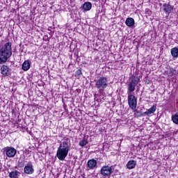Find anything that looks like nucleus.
Segmentation results:
<instances>
[{
	"mask_svg": "<svg viewBox=\"0 0 178 178\" xmlns=\"http://www.w3.org/2000/svg\"><path fill=\"white\" fill-rule=\"evenodd\" d=\"M88 144V141L83 139L79 142V145H80V147H86Z\"/></svg>",
	"mask_w": 178,
	"mask_h": 178,
	"instance_id": "19",
	"label": "nucleus"
},
{
	"mask_svg": "<svg viewBox=\"0 0 178 178\" xmlns=\"http://www.w3.org/2000/svg\"><path fill=\"white\" fill-rule=\"evenodd\" d=\"M24 172L26 175H33L34 173V168H33V164L29 163L24 168Z\"/></svg>",
	"mask_w": 178,
	"mask_h": 178,
	"instance_id": "9",
	"label": "nucleus"
},
{
	"mask_svg": "<svg viewBox=\"0 0 178 178\" xmlns=\"http://www.w3.org/2000/svg\"><path fill=\"white\" fill-rule=\"evenodd\" d=\"M17 154V150L13 147H6V155L8 158H14V156Z\"/></svg>",
	"mask_w": 178,
	"mask_h": 178,
	"instance_id": "8",
	"label": "nucleus"
},
{
	"mask_svg": "<svg viewBox=\"0 0 178 178\" xmlns=\"http://www.w3.org/2000/svg\"><path fill=\"white\" fill-rule=\"evenodd\" d=\"M170 54L172 56V59L175 60V59H177L178 58V48L177 47H173L170 50Z\"/></svg>",
	"mask_w": 178,
	"mask_h": 178,
	"instance_id": "12",
	"label": "nucleus"
},
{
	"mask_svg": "<svg viewBox=\"0 0 178 178\" xmlns=\"http://www.w3.org/2000/svg\"><path fill=\"white\" fill-rule=\"evenodd\" d=\"M138 83H140V78H138V76H132L129 77V81L127 84L128 105L129 108L133 110L137 108V99L136 96L131 95V92H134Z\"/></svg>",
	"mask_w": 178,
	"mask_h": 178,
	"instance_id": "1",
	"label": "nucleus"
},
{
	"mask_svg": "<svg viewBox=\"0 0 178 178\" xmlns=\"http://www.w3.org/2000/svg\"><path fill=\"white\" fill-rule=\"evenodd\" d=\"M136 165H137V161L134 160L129 161L127 164V168L129 170L134 169Z\"/></svg>",
	"mask_w": 178,
	"mask_h": 178,
	"instance_id": "14",
	"label": "nucleus"
},
{
	"mask_svg": "<svg viewBox=\"0 0 178 178\" xmlns=\"http://www.w3.org/2000/svg\"><path fill=\"white\" fill-rule=\"evenodd\" d=\"M19 176H20V172L17 170L11 171L8 175V177L10 178H18Z\"/></svg>",
	"mask_w": 178,
	"mask_h": 178,
	"instance_id": "15",
	"label": "nucleus"
},
{
	"mask_svg": "<svg viewBox=\"0 0 178 178\" xmlns=\"http://www.w3.org/2000/svg\"><path fill=\"white\" fill-rule=\"evenodd\" d=\"M1 73L3 76H4V77H6L8 76H10L11 74V72L12 70H10V67H9V66L6 65H3L1 67Z\"/></svg>",
	"mask_w": 178,
	"mask_h": 178,
	"instance_id": "6",
	"label": "nucleus"
},
{
	"mask_svg": "<svg viewBox=\"0 0 178 178\" xmlns=\"http://www.w3.org/2000/svg\"><path fill=\"white\" fill-rule=\"evenodd\" d=\"M31 66V64L30 63V62L29 60H25L22 64V70L24 72H27V70L30 69Z\"/></svg>",
	"mask_w": 178,
	"mask_h": 178,
	"instance_id": "16",
	"label": "nucleus"
},
{
	"mask_svg": "<svg viewBox=\"0 0 178 178\" xmlns=\"http://www.w3.org/2000/svg\"><path fill=\"white\" fill-rule=\"evenodd\" d=\"M174 8L175 7L173 6H171L169 3H164L163 5V10H164L165 13H167L168 15L172 13V10H173Z\"/></svg>",
	"mask_w": 178,
	"mask_h": 178,
	"instance_id": "10",
	"label": "nucleus"
},
{
	"mask_svg": "<svg viewBox=\"0 0 178 178\" xmlns=\"http://www.w3.org/2000/svg\"><path fill=\"white\" fill-rule=\"evenodd\" d=\"M134 19L131 17H128L125 21V24H127L128 27H133V26H134Z\"/></svg>",
	"mask_w": 178,
	"mask_h": 178,
	"instance_id": "17",
	"label": "nucleus"
},
{
	"mask_svg": "<svg viewBox=\"0 0 178 178\" xmlns=\"http://www.w3.org/2000/svg\"><path fill=\"white\" fill-rule=\"evenodd\" d=\"M156 111V106H152L150 108H149L146 112L143 113L140 116H144V115H152Z\"/></svg>",
	"mask_w": 178,
	"mask_h": 178,
	"instance_id": "13",
	"label": "nucleus"
},
{
	"mask_svg": "<svg viewBox=\"0 0 178 178\" xmlns=\"http://www.w3.org/2000/svg\"><path fill=\"white\" fill-rule=\"evenodd\" d=\"M172 120L175 124H178V113L172 115Z\"/></svg>",
	"mask_w": 178,
	"mask_h": 178,
	"instance_id": "18",
	"label": "nucleus"
},
{
	"mask_svg": "<svg viewBox=\"0 0 178 178\" xmlns=\"http://www.w3.org/2000/svg\"><path fill=\"white\" fill-rule=\"evenodd\" d=\"M95 87L99 90V94H102L105 88L108 87V78L106 76H101L95 81Z\"/></svg>",
	"mask_w": 178,
	"mask_h": 178,
	"instance_id": "4",
	"label": "nucleus"
},
{
	"mask_svg": "<svg viewBox=\"0 0 178 178\" xmlns=\"http://www.w3.org/2000/svg\"><path fill=\"white\" fill-rule=\"evenodd\" d=\"M136 113H138V111H136Z\"/></svg>",
	"mask_w": 178,
	"mask_h": 178,
	"instance_id": "23",
	"label": "nucleus"
},
{
	"mask_svg": "<svg viewBox=\"0 0 178 178\" xmlns=\"http://www.w3.org/2000/svg\"><path fill=\"white\" fill-rule=\"evenodd\" d=\"M10 56H12V42H8L0 48V65L6 63Z\"/></svg>",
	"mask_w": 178,
	"mask_h": 178,
	"instance_id": "3",
	"label": "nucleus"
},
{
	"mask_svg": "<svg viewBox=\"0 0 178 178\" xmlns=\"http://www.w3.org/2000/svg\"><path fill=\"white\" fill-rule=\"evenodd\" d=\"M91 8H92V4L91 2L88 1L85 2L82 6V9H83V10L86 12H88V10H91Z\"/></svg>",
	"mask_w": 178,
	"mask_h": 178,
	"instance_id": "11",
	"label": "nucleus"
},
{
	"mask_svg": "<svg viewBox=\"0 0 178 178\" xmlns=\"http://www.w3.org/2000/svg\"><path fill=\"white\" fill-rule=\"evenodd\" d=\"M170 72L171 75L176 74V70L175 69L172 68V69L170 70Z\"/></svg>",
	"mask_w": 178,
	"mask_h": 178,
	"instance_id": "22",
	"label": "nucleus"
},
{
	"mask_svg": "<svg viewBox=\"0 0 178 178\" xmlns=\"http://www.w3.org/2000/svg\"><path fill=\"white\" fill-rule=\"evenodd\" d=\"M97 160L94 159L88 160L86 165L87 170H92L94 169H97Z\"/></svg>",
	"mask_w": 178,
	"mask_h": 178,
	"instance_id": "7",
	"label": "nucleus"
},
{
	"mask_svg": "<svg viewBox=\"0 0 178 178\" xmlns=\"http://www.w3.org/2000/svg\"><path fill=\"white\" fill-rule=\"evenodd\" d=\"M70 147H72L70 138L64 137L60 141L56 152V156L59 161H65L66 159V156H67L70 151Z\"/></svg>",
	"mask_w": 178,
	"mask_h": 178,
	"instance_id": "2",
	"label": "nucleus"
},
{
	"mask_svg": "<svg viewBox=\"0 0 178 178\" xmlns=\"http://www.w3.org/2000/svg\"><path fill=\"white\" fill-rule=\"evenodd\" d=\"M24 166V161L18 163V168H23Z\"/></svg>",
	"mask_w": 178,
	"mask_h": 178,
	"instance_id": "20",
	"label": "nucleus"
},
{
	"mask_svg": "<svg viewBox=\"0 0 178 178\" xmlns=\"http://www.w3.org/2000/svg\"><path fill=\"white\" fill-rule=\"evenodd\" d=\"M76 76H81V74H83V73L81 72V70H78L76 72Z\"/></svg>",
	"mask_w": 178,
	"mask_h": 178,
	"instance_id": "21",
	"label": "nucleus"
},
{
	"mask_svg": "<svg viewBox=\"0 0 178 178\" xmlns=\"http://www.w3.org/2000/svg\"><path fill=\"white\" fill-rule=\"evenodd\" d=\"M100 173L102 177L108 178L113 173V169H112V166L104 165L101 168Z\"/></svg>",
	"mask_w": 178,
	"mask_h": 178,
	"instance_id": "5",
	"label": "nucleus"
}]
</instances>
